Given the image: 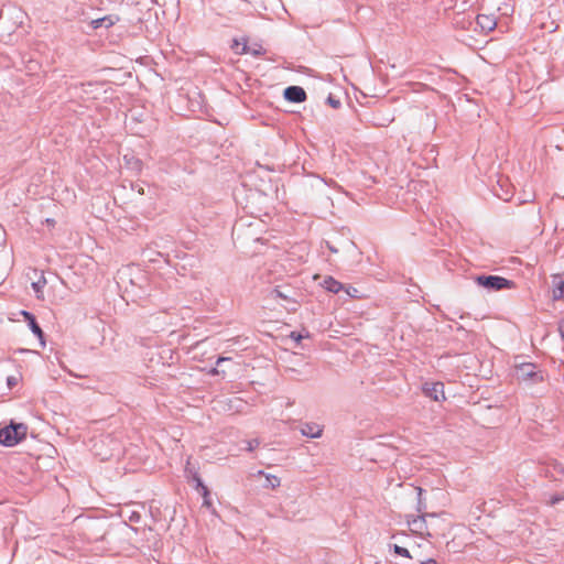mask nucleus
Segmentation results:
<instances>
[{
    "label": "nucleus",
    "instance_id": "5701e85b",
    "mask_svg": "<svg viewBox=\"0 0 564 564\" xmlns=\"http://www.w3.org/2000/svg\"><path fill=\"white\" fill-rule=\"evenodd\" d=\"M7 383L10 388L14 387L18 383V379L13 376L8 377Z\"/></svg>",
    "mask_w": 564,
    "mask_h": 564
},
{
    "label": "nucleus",
    "instance_id": "7ed1b4c3",
    "mask_svg": "<svg viewBox=\"0 0 564 564\" xmlns=\"http://www.w3.org/2000/svg\"><path fill=\"white\" fill-rule=\"evenodd\" d=\"M478 285L489 291H500L503 289H511L514 286V282L499 275H478L476 276Z\"/></svg>",
    "mask_w": 564,
    "mask_h": 564
},
{
    "label": "nucleus",
    "instance_id": "4468645a",
    "mask_svg": "<svg viewBox=\"0 0 564 564\" xmlns=\"http://www.w3.org/2000/svg\"><path fill=\"white\" fill-rule=\"evenodd\" d=\"M391 547L393 549L395 554L403 556L405 558H411V555H410V552L408 549L400 546L398 544H393V545H391Z\"/></svg>",
    "mask_w": 564,
    "mask_h": 564
},
{
    "label": "nucleus",
    "instance_id": "f257e3e1",
    "mask_svg": "<svg viewBox=\"0 0 564 564\" xmlns=\"http://www.w3.org/2000/svg\"><path fill=\"white\" fill-rule=\"evenodd\" d=\"M28 426L23 423H13L0 429V444L4 446H14L25 438Z\"/></svg>",
    "mask_w": 564,
    "mask_h": 564
},
{
    "label": "nucleus",
    "instance_id": "9d476101",
    "mask_svg": "<svg viewBox=\"0 0 564 564\" xmlns=\"http://www.w3.org/2000/svg\"><path fill=\"white\" fill-rule=\"evenodd\" d=\"M553 285V299L554 300H563L564 299V280L561 275H553L552 278Z\"/></svg>",
    "mask_w": 564,
    "mask_h": 564
},
{
    "label": "nucleus",
    "instance_id": "473e14b6",
    "mask_svg": "<svg viewBox=\"0 0 564 564\" xmlns=\"http://www.w3.org/2000/svg\"><path fill=\"white\" fill-rule=\"evenodd\" d=\"M354 292H357V289H354V291H350V292H347V293H348V295L354 296V295H352V294H354Z\"/></svg>",
    "mask_w": 564,
    "mask_h": 564
},
{
    "label": "nucleus",
    "instance_id": "6ab92c4d",
    "mask_svg": "<svg viewBox=\"0 0 564 564\" xmlns=\"http://www.w3.org/2000/svg\"><path fill=\"white\" fill-rule=\"evenodd\" d=\"M238 47H239V43H238V41H235L232 48L236 51L237 54H245L248 52V46L246 43L242 44L240 51L238 50Z\"/></svg>",
    "mask_w": 564,
    "mask_h": 564
},
{
    "label": "nucleus",
    "instance_id": "9b49d317",
    "mask_svg": "<svg viewBox=\"0 0 564 564\" xmlns=\"http://www.w3.org/2000/svg\"><path fill=\"white\" fill-rule=\"evenodd\" d=\"M271 295L275 299L284 300L286 303H291L293 305L296 304V301L291 296V294L283 291L280 286L273 289Z\"/></svg>",
    "mask_w": 564,
    "mask_h": 564
},
{
    "label": "nucleus",
    "instance_id": "dca6fc26",
    "mask_svg": "<svg viewBox=\"0 0 564 564\" xmlns=\"http://www.w3.org/2000/svg\"><path fill=\"white\" fill-rule=\"evenodd\" d=\"M194 480L196 481L197 487L202 489V492H203L204 497L206 498L209 494L208 489L206 486L203 485L202 479L198 477L197 474L194 475ZM205 503H208V501L206 499H205Z\"/></svg>",
    "mask_w": 564,
    "mask_h": 564
},
{
    "label": "nucleus",
    "instance_id": "cd10ccee",
    "mask_svg": "<svg viewBox=\"0 0 564 564\" xmlns=\"http://www.w3.org/2000/svg\"><path fill=\"white\" fill-rule=\"evenodd\" d=\"M210 375L213 376H216V375H219V370L217 368H213L210 371H209Z\"/></svg>",
    "mask_w": 564,
    "mask_h": 564
},
{
    "label": "nucleus",
    "instance_id": "7c9ffc66",
    "mask_svg": "<svg viewBox=\"0 0 564 564\" xmlns=\"http://www.w3.org/2000/svg\"><path fill=\"white\" fill-rule=\"evenodd\" d=\"M354 292H357V289H354V291H350V292H347V293H348V295L354 296V295H352V294H354Z\"/></svg>",
    "mask_w": 564,
    "mask_h": 564
},
{
    "label": "nucleus",
    "instance_id": "0eeeda50",
    "mask_svg": "<svg viewBox=\"0 0 564 564\" xmlns=\"http://www.w3.org/2000/svg\"><path fill=\"white\" fill-rule=\"evenodd\" d=\"M21 314L24 317L25 322L28 323L32 333L41 340L42 346H44V333L40 325L37 324L35 316L28 311H22Z\"/></svg>",
    "mask_w": 564,
    "mask_h": 564
},
{
    "label": "nucleus",
    "instance_id": "423d86ee",
    "mask_svg": "<svg viewBox=\"0 0 564 564\" xmlns=\"http://www.w3.org/2000/svg\"><path fill=\"white\" fill-rule=\"evenodd\" d=\"M284 98L291 102H303L306 100V91L300 86H289L284 89Z\"/></svg>",
    "mask_w": 564,
    "mask_h": 564
},
{
    "label": "nucleus",
    "instance_id": "20e7f679",
    "mask_svg": "<svg viewBox=\"0 0 564 564\" xmlns=\"http://www.w3.org/2000/svg\"><path fill=\"white\" fill-rule=\"evenodd\" d=\"M426 518L437 519V516L435 513H423L422 516H419L411 520L409 519L408 523L414 533H419L421 535L426 534L427 536H434L436 533L431 531L432 528L426 522Z\"/></svg>",
    "mask_w": 564,
    "mask_h": 564
},
{
    "label": "nucleus",
    "instance_id": "1a4fd4ad",
    "mask_svg": "<svg viewBox=\"0 0 564 564\" xmlns=\"http://www.w3.org/2000/svg\"><path fill=\"white\" fill-rule=\"evenodd\" d=\"M300 431L302 435L311 438L321 437L323 433V429L316 423H303Z\"/></svg>",
    "mask_w": 564,
    "mask_h": 564
},
{
    "label": "nucleus",
    "instance_id": "f3484780",
    "mask_svg": "<svg viewBox=\"0 0 564 564\" xmlns=\"http://www.w3.org/2000/svg\"><path fill=\"white\" fill-rule=\"evenodd\" d=\"M416 490H417V497H419L417 511L422 512V510H424L426 508L425 503H423V501H422L423 489L421 487H416Z\"/></svg>",
    "mask_w": 564,
    "mask_h": 564
},
{
    "label": "nucleus",
    "instance_id": "2f4dec72",
    "mask_svg": "<svg viewBox=\"0 0 564 564\" xmlns=\"http://www.w3.org/2000/svg\"><path fill=\"white\" fill-rule=\"evenodd\" d=\"M354 292H357V289H354V291H350V292H347V293H348V295L354 296V295H352V294H354Z\"/></svg>",
    "mask_w": 564,
    "mask_h": 564
},
{
    "label": "nucleus",
    "instance_id": "a878e982",
    "mask_svg": "<svg viewBox=\"0 0 564 564\" xmlns=\"http://www.w3.org/2000/svg\"><path fill=\"white\" fill-rule=\"evenodd\" d=\"M420 564H437V562L433 558H429L427 561L421 562Z\"/></svg>",
    "mask_w": 564,
    "mask_h": 564
},
{
    "label": "nucleus",
    "instance_id": "393cba45",
    "mask_svg": "<svg viewBox=\"0 0 564 564\" xmlns=\"http://www.w3.org/2000/svg\"><path fill=\"white\" fill-rule=\"evenodd\" d=\"M228 360H230V358H228V357H219L217 359V361H216V365L219 366L221 362L228 361Z\"/></svg>",
    "mask_w": 564,
    "mask_h": 564
},
{
    "label": "nucleus",
    "instance_id": "ddd939ff",
    "mask_svg": "<svg viewBox=\"0 0 564 564\" xmlns=\"http://www.w3.org/2000/svg\"><path fill=\"white\" fill-rule=\"evenodd\" d=\"M259 475H263L265 477V482L263 487L275 489L280 486V478L275 475L264 474L262 470L259 471Z\"/></svg>",
    "mask_w": 564,
    "mask_h": 564
},
{
    "label": "nucleus",
    "instance_id": "6e6552de",
    "mask_svg": "<svg viewBox=\"0 0 564 564\" xmlns=\"http://www.w3.org/2000/svg\"><path fill=\"white\" fill-rule=\"evenodd\" d=\"M477 24L482 31H492L497 25V20L494 14L479 13L476 18Z\"/></svg>",
    "mask_w": 564,
    "mask_h": 564
},
{
    "label": "nucleus",
    "instance_id": "f03ea898",
    "mask_svg": "<svg viewBox=\"0 0 564 564\" xmlns=\"http://www.w3.org/2000/svg\"><path fill=\"white\" fill-rule=\"evenodd\" d=\"M516 377L521 381L539 383L544 380L543 371L535 364L523 362L516 368Z\"/></svg>",
    "mask_w": 564,
    "mask_h": 564
},
{
    "label": "nucleus",
    "instance_id": "aec40b11",
    "mask_svg": "<svg viewBox=\"0 0 564 564\" xmlns=\"http://www.w3.org/2000/svg\"><path fill=\"white\" fill-rule=\"evenodd\" d=\"M128 519L131 522H139L141 519V514L138 511H130V513L128 514Z\"/></svg>",
    "mask_w": 564,
    "mask_h": 564
},
{
    "label": "nucleus",
    "instance_id": "412c9836",
    "mask_svg": "<svg viewBox=\"0 0 564 564\" xmlns=\"http://www.w3.org/2000/svg\"><path fill=\"white\" fill-rule=\"evenodd\" d=\"M290 337L296 343H300L304 337H308V334L302 335L301 333L292 332Z\"/></svg>",
    "mask_w": 564,
    "mask_h": 564
},
{
    "label": "nucleus",
    "instance_id": "c756f323",
    "mask_svg": "<svg viewBox=\"0 0 564 564\" xmlns=\"http://www.w3.org/2000/svg\"><path fill=\"white\" fill-rule=\"evenodd\" d=\"M328 249L332 251V252H337V249H335L334 247L332 246H328Z\"/></svg>",
    "mask_w": 564,
    "mask_h": 564
},
{
    "label": "nucleus",
    "instance_id": "39448f33",
    "mask_svg": "<svg viewBox=\"0 0 564 564\" xmlns=\"http://www.w3.org/2000/svg\"><path fill=\"white\" fill-rule=\"evenodd\" d=\"M423 393L434 401L445 400L444 384L442 382H426L422 387Z\"/></svg>",
    "mask_w": 564,
    "mask_h": 564
},
{
    "label": "nucleus",
    "instance_id": "a211bd4d",
    "mask_svg": "<svg viewBox=\"0 0 564 564\" xmlns=\"http://www.w3.org/2000/svg\"><path fill=\"white\" fill-rule=\"evenodd\" d=\"M327 104L334 109H338L340 107V100L335 98L333 95L327 97Z\"/></svg>",
    "mask_w": 564,
    "mask_h": 564
},
{
    "label": "nucleus",
    "instance_id": "bb28decb",
    "mask_svg": "<svg viewBox=\"0 0 564 564\" xmlns=\"http://www.w3.org/2000/svg\"><path fill=\"white\" fill-rule=\"evenodd\" d=\"M32 285H33L34 290L37 292L40 290V288H41V281L35 282Z\"/></svg>",
    "mask_w": 564,
    "mask_h": 564
},
{
    "label": "nucleus",
    "instance_id": "c85d7f7f",
    "mask_svg": "<svg viewBox=\"0 0 564 564\" xmlns=\"http://www.w3.org/2000/svg\"><path fill=\"white\" fill-rule=\"evenodd\" d=\"M46 223L53 226V225L55 224V220H54V219H50V218H47V219H46Z\"/></svg>",
    "mask_w": 564,
    "mask_h": 564
},
{
    "label": "nucleus",
    "instance_id": "4be33fe9",
    "mask_svg": "<svg viewBox=\"0 0 564 564\" xmlns=\"http://www.w3.org/2000/svg\"><path fill=\"white\" fill-rule=\"evenodd\" d=\"M258 440H251L247 442V451L252 452L259 446Z\"/></svg>",
    "mask_w": 564,
    "mask_h": 564
},
{
    "label": "nucleus",
    "instance_id": "2eb2a0df",
    "mask_svg": "<svg viewBox=\"0 0 564 564\" xmlns=\"http://www.w3.org/2000/svg\"><path fill=\"white\" fill-rule=\"evenodd\" d=\"M91 23H93V26H94L95 29L100 28V26H102V25H105V26H107V28H108V26H110V25H112V24H113V22H112L111 20L107 19V18H102V19L95 20V21H93Z\"/></svg>",
    "mask_w": 564,
    "mask_h": 564
},
{
    "label": "nucleus",
    "instance_id": "f8f14e48",
    "mask_svg": "<svg viewBox=\"0 0 564 564\" xmlns=\"http://www.w3.org/2000/svg\"><path fill=\"white\" fill-rule=\"evenodd\" d=\"M324 286L327 291L335 294L338 293L344 288V285L340 282L336 281L332 276H328L324 280Z\"/></svg>",
    "mask_w": 564,
    "mask_h": 564
},
{
    "label": "nucleus",
    "instance_id": "b1692460",
    "mask_svg": "<svg viewBox=\"0 0 564 564\" xmlns=\"http://www.w3.org/2000/svg\"><path fill=\"white\" fill-rule=\"evenodd\" d=\"M562 500H563V497H561V496H553V497L551 498L550 503H551L552 506H554V505L558 503V502H560V501H562Z\"/></svg>",
    "mask_w": 564,
    "mask_h": 564
}]
</instances>
